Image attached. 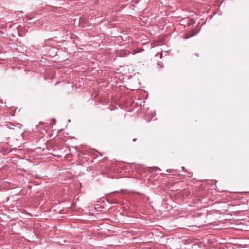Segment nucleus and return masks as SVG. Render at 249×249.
<instances>
[{
	"label": "nucleus",
	"instance_id": "nucleus-1",
	"mask_svg": "<svg viewBox=\"0 0 249 249\" xmlns=\"http://www.w3.org/2000/svg\"><path fill=\"white\" fill-rule=\"evenodd\" d=\"M199 31V29H195L192 30L191 32L187 33L184 37L185 39L190 38L196 35Z\"/></svg>",
	"mask_w": 249,
	"mask_h": 249
},
{
	"label": "nucleus",
	"instance_id": "nucleus-2",
	"mask_svg": "<svg viewBox=\"0 0 249 249\" xmlns=\"http://www.w3.org/2000/svg\"><path fill=\"white\" fill-rule=\"evenodd\" d=\"M188 177L189 178H191L192 177V173H189V175H188Z\"/></svg>",
	"mask_w": 249,
	"mask_h": 249
},
{
	"label": "nucleus",
	"instance_id": "nucleus-3",
	"mask_svg": "<svg viewBox=\"0 0 249 249\" xmlns=\"http://www.w3.org/2000/svg\"><path fill=\"white\" fill-rule=\"evenodd\" d=\"M195 54L196 56H199V53H195Z\"/></svg>",
	"mask_w": 249,
	"mask_h": 249
},
{
	"label": "nucleus",
	"instance_id": "nucleus-4",
	"mask_svg": "<svg viewBox=\"0 0 249 249\" xmlns=\"http://www.w3.org/2000/svg\"><path fill=\"white\" fill-rule=\"evenodd\" d=\"M136 140H137V139H136V138H134V139H133V142H135V141H136Z\"/></svg>",
	"mask_w": 249,
	"mask_h": 249
},
{
	"label": "nucleus",
	"instance_id": "nucleus-5",
	"mask_svg": "<svg viewBox=\"0 0 249 249\" xmlns=\"http://www.w3.org/2000/svg\"><path fill=\"white\" fill-rule=\"evenodd\" d=\"M184 168H184V167H182V170H184Z\"/></svg>",
	"mask_w": 249,
	"mask_h": 249
},
{
	"label": "nucleus",
	"instance_id": "nucleus-6",
	"mask_svg": "<svg viewBox=\"0 0 249 249\" xmlns=\"http://www.w3.org/2000/svg\"><path fill=\"white\" fill-rule=\"evenodd\" d=\"M9 128H12V126H11V127H10Z\"/></svg>",
	"mask_w": 249,
	"mask_h": 249
},
{
	"label": "nucleus",
	"instance_id": "nucleus-7",
	"mask_svg": "<svg viewBox=\"0 0 249 249\" xmlns=\"http://www.w3.org/2000/svg\"><path fill=\"white\" fill-rule=\"evenodd\" d=\"M9 128H12V126H11V127H10Z\"/></svg>",
	"mask_w": 249,
	"mask_h": 249
}]
</instances>
